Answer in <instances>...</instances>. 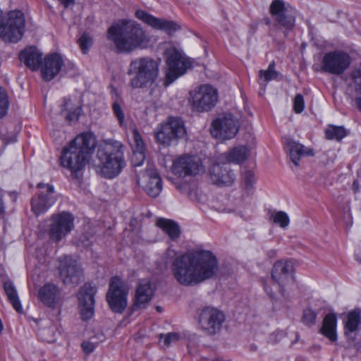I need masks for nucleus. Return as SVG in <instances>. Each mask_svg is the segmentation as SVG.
I'll use <instances>...</instances> for the list:
<instances>
[{
    "instance_id": "45",
    "label": "nucleus",
    "mask_w": 361,
    "mask_h": 361,
    "mask_svg": "<svg viewBox=\"0 0 361 361\" xmlns=\"http://www.w3.org/2000/svg\"><path fill=\"white\" fill-rule=\"evenodd\" d=\"M112 109L114 114L118 118L120 125H122L125 120V115L121 104L118 102H115L113 103Z\"/></svg>"
},
{
    "instance_id": "35",
    "label": "nucleus",
    "mask_w": 361,
    "mask_h": 361,
    "mask_svg": "<svg viewBox=\"0 0 361 361\" xmlns=\"http://www.w3.org/2000/svg\"><path fill=\"white\" fill-rule=\"evenodd\" d=\"M57 334L58 331L56 326L51 324L50 322H48V325L47 326L42 328L39 331V336L40 338L48 343L54 342L56 340Z\"/></svg>"
},
{
    "instance_id": "3",
    "label": "nucleus",
    "mask_w": 361,
    "mask_h": 361,
    "mask_svg": "<svg viewBox=\"0 0 361 361\" xmlns=\"http://www.w3.org/2000/svg\"><path fill=\"white\" fill-rule=\"evenodd\" d=\"M96 145V138L92 133L78 135L63 147L60 157L61 166L76 175L88 163Z\"/></svg>"
},
{
    "instance_id": "16",
    "label": "nucleus",
    "mask_w": 361,
    "mask_h": 361,
    "mask_svg": "<svg viewBox=\"0 0 361 361\" xmlns=\"http://www.w3.org/2000/svg\"><path fill=\"white\" fill-rule=\"evenodd\" d=\"M238 129V120L231 114H226L212 121L210 132L213 137L224 140L235 137Z\"/></svg>"
},
{
    "instance_id": "29",
    "label": "nucleus",
    "mask_w": 361,
    "mask_h": 361,
    "mask_svg": "<svg viewBox=\"0 0 361 361\" xmlns=\"http://www.w3.org/2000/svg\"><path fill=\"white\" fill-rule=\"evenodd\" d=\"M336 324V315L333 313H329L324 318L319 331L331 342H336L337 341Z\"/></svg>"
},
{
    "instance_id": "59",
    "label": "nucleus",
    "mask_w": 361,
    "mask_h": 361,
    "mask_svg": "<svg viewBox=\"0 0 361 361\" xmlns=\"http://www.w3.org/2000/svg\"><path fill=\"white\" fill-rule=\"evenodd\" d=\"M156 309H157V312H162V308L160 306H157L156 307Z\"/></svg>"
},
{
    "instance_id": "61",
    "label": "nucleus",
    "mask_w": 361,
    "mask_h": 361,
    "mask_svg": "<svg viewBox=\"0 0 361 361\" xmlns=\"http://www.w3.org/2000/svg\"><path fill=\"white\" fill-rule=\"evenodd\" d=\"M267 24H269V20H267Z\"/></svg>"
},
{
    "instance_id": "55",
    "label": "nucleus",
    "mask_w": 361,
    "mask_h": 361,
    "mask_svg": "<svg viewBox=\"0 0 361 361\" xmlns=\"http://www.w3.org/2000/svg\"><path fill=\"white\" fill-rule=\"evenodd\" d=\"M61 4L65 5L66 6H68L71 4H73L75 0H59Z\"/></svg>"
},
{
    "instance_id": "25",
    "label": "nucleus",
    "mask_w": 361,
    "mask_h": 361,
    "mask_svg": "<svg viewBox=\"0 0 361 361\" xmlns=\"http://www.w3.org/2000/svg\"><path fill=\"white\" fill-rule=\"evenodd\" d=\"M154 292V288L149 281L140 280L136 288L133 305L134 310L145 309L152 300Z\"/></svg>"
},
{
    "instance_id": "8",
    "label": "nucleus",
    "mask_w": 361,
    "mask_h": 361,
    "mask_svg": "<svg viewBox=\"0 0 361 361\" xmlns=\"http://www.w3.org/2000/svg\"><path fill=\"white\" fill-rule=\"evenodd\" d=\"M269 13L275 25L283 30L286 36L293 30L295 24V11L289 4L283 0H274L270 4Z\"/></svg>"
},
{
    "instance_id": "1",
    "label": "nucleus",
    "mask_w": 361,
    "mask_h": 361,
    "mask_svg": "<svg viewBox=\"0 0 361 361\" xmlns=\"http://www.w3.org/2000/svg\"><path fill=\"white\" fill-rule=\"evenodd\" d=\"M171 272L178 284L194 286L214 278L219 272V262L209 250L192 249L173 259Z\"/></svg>"
},
{
    "instance_id": "18",
    "label": "nucleus",
    "mask_w": 361,
    "mask_h": 361,
    "mask_svg": "<svg viewBox=\"0 0 361 361\" xmlns=\"http://www.w3.org/2000/svg\"><path fill=\"white\" fill-rule=\"evenodd\" d=\"M59 276L64 284L76 286L82 280V271L77 262L65 256L59 261Z\"/></svg>"
},
{
    "instance_id": "19",
    "label": "nucleus",
    "mask_w": 361,
    "mask_h": 361,
    "mask_svg": "<svg viewBox=\"0 0 361 361\" xmlns=\"http://www.w3.org/2000/svg\"><path fill=\"white\" fill-rule=\"evenodd\" d=\"M96 293V287L88 283H85L79 290L78 299L82 320H88L94 315V295Z\"/></svg>"
},
{
    "instance_id": "21",
    "label": "nucleus",
    "mask_w": 361,
    "mask_h": 361,
    "mask_svg": "<svg viewBox=\"0 0 361 361\" xmlns=\"http://www.w3.org/2000/svg\"><path fill=\"white\" fill-rule=\"evenodd\" d=\"M137 183L141 185L147 194L152 197H157L162 190V181L156 169L149 168L137 178Z\"/></svg>"
},
{
    "instance_id": "14",
    "label": "nucleus",
    "mask_w": 361,
    "mask_h": 361,
    "mask_svg": "<svg viewBox=\"0 0 361 361\" xmlns=\"http://www.w3.org/2000/svg\"><path fill=\"white\" fill-rule=\"evenodd\" d=\"M351 58L343 51H333L325 54L321 62V71L332 75L343 74L350 66Z\"/></svg>"
},
{
    "instance_id": "40",
    "label": "nucleus",
    "mask_w": 361,
    "mask_h": 361,
    "mask_svg": "<svg viewBox=\"0 0 361 361\" xmlns=\"http://www.w3.org/2000/svg\"><path fill=\"white\" fill-rule=\"evenodd\" d=\"M133 140H134V147H133V151H140L143 152L145 151V142L142 138L141 135L140 134L139 131L137 128H134L133 130Z\"/></svg>"
},
{
    "instance_id": "44",
    "label": "nucleus",
    "mask_w": 361,
    "mask_h": 361,
    "mask_svg": "<svg viewBox=\"0 0 361 361\" xmlns=\"http://www.w3.org/2000/svg\"><path fill=\"white\" fill-rule=\"evenodd\" d=\"M244 183L247 190L252 189L256 181L255 176L251 171H246L243 175Z\"/></svg>"
},
{
    "instance_id": "39",
    "label": "nucleus",
    "mask_w": 361,
    "mask_h": 361,
    "mask_svg": "<svg viewBox=\"0 0 361 361\" xmlns=\"http://www.w3.org/2000/svg\"><path fill=\"white\" fill-rule=\"evenodd\" d=\"M274 66L275 63L272 62L269 65L267 70L259 71V75L260 78H264L266 82L276 79L278 77V73L274 70Z\"/></svg>"
},
{
    "instance_id": "51",
    "label": "nucleus",
    "mask_w": 361,
    "mask_h": 361,
    "mask_svg": "<svg viewBox=\"0 0 361 361\" xmlns=\"http://www.w3.org/2000/svg\"><path fill=\"white\" fill-rule=\"evenodd\" d=\"M274 335L276 337V341H280L282 338L286 336V332L283 331H279L275 332Z\"/></svg>"
},
{
    "instance_id": "47",
    "label": "nucleus",
    "mask_w": 361,
    "mask_h": 361,
    "mask_svg": "<svg viewBox=\"0 0 361 361\" xmlns=\"http://www.w3.org/2000/svg\"><path fill=\"white\" fill-rule=\"evenodd\" d=\"M305 107L304 99L300 94H298L294 98L293 109L295 113H301Z\"/></svg>"
},
{
    "instance_id": "56",
    "label": "nucleus",
    "mask_w": 361,
    "mask_h": 361,
    "mask_svg": "<svg viewBox=\"0 0 361 361\" xmlns=\"http://www.w3.org/2000/svg\"><path fill=\"white\" fill-rule=\"evenodd\" d=\"M264 289L266 290V292L271 296V297H273V293L271 291V290L269 288V287L268 286H265L264 287Z\"/></svg>"
},
{
    "instance_id": "46",
    "label": "nucleus",
    "mask_w": 361,
    "mask_h": 361,
    "mask_svg": "<svg viewBox=\"0 0 361 361\" xmlns=\"http://www.w3.org/2000/svg\"><path fill=\"white\" fill-rule=\"evenodd\" d=\"M145 159V151H133L132 156V163L135 166H139L142 164Z\"/></svg>"
},
{
    "instance_id": "13",
    "label": "nucleus",
    "mask_w": 361,
    "mask_h": 361,
    "mask_svg": "<svg viewBox=\"0 0 361 361\" xmlns=\"http://www.w3.org/2000/svg\"><path fill=\"white\" fill-rule=\"evenodd\" d=\"M50 221L48 234L49 239L54 243L60 242L74 228V217L68 212L54 214Z\"/></svg>"
},
{
    "instance_id": "17",
    "label": "nucleus",
    "mask_w": 361,
    "mask_h": 361,
    "mask_svg": "<svg viewBox=\"0 0 361 361\" xmlns=\"http://www.w3.org/2000/svg\"><path fill=\"white\" fill-rule=\"evenodd\" d=\"M224 320L225 317L223 312L211 307L203 308L199 315V324L202 329L209 335L218 333Z\"/></svg>"
},
{
    "instance_id": "43",
    "label": "nucleus",
    "mask_w": 361,
    "mask_h": 361,
    "mask_svg": "<svg viewBox=\"0 0 361 361\" xmlns=\"http://www.w3.org/2000/svg\"><path fill=\"white\" fill-rule=\"evenodd\" d=\"M164 339V343L166 346L177 342L180 339V335L176 332H171L167 334H161L160 341Z\"/></svg>"
},
{
    "instance_id": "10",
    "label": "nucleus",
    "mask_w": 361,
    "mask_h": 361,
    "mask_svg": "<svg viewBox=\"0 0 361 361\" xmlns=\"http://www.w3.org/2000/svg\"><path fill=\"white\" fill-rule=\"evenodd\" d=\"M129 286L121 278L114 276L111 279L106 300L114 312L121 313L127 307V296Z\"/></svg>"
},
{
    "instance_id": "50",
    "label": "nucleus",
    "mask_w": 361,
    "mask_h": 361,
    "mask_svg": "<svg viewBox=\"0 0 361 361\" xmlns=\"http://www.w3.org/2000/svg\"><path fill=\"white\" fill-rule=\"evenodd\" d=\"M188 196L192 201L200 202V197H198V194L195 190H190L188 192Z\"/></svg>"
},
{
    "instance_id": "9",
    "label": "nucleus",
    "mask_w": 361,
    "mask_h": 361,
    "mask_svg": "<svg viewBox=\"0 0 361 361\" xmlns=\"http://www.w3.org/2000/svg\"><path fill=\"white\" fill-rule=\"evenodd\" d=\"M185 133L183 121L180 118L171 117L157 128L155 137L159 144L169 146L173 142L183 137Z\"/></svg>"
},
{
    "instance_id": "20",
    "label": "nucleus",
    "mask_w": 361,
    "mask_h": 361,
    "mask_svg": "<svg viewBox=\"0 0 361 361\" xmlns=\"http://www.w3.org/2000/svg\"><path fill=\"white\" fill-rule=\"evenodd\" d=\"M37 188L43 189L36 197L31 200L32 211L37 215L47 212L55 202L54 188L49 184L39 183Z\"/></svg>"
},
{
    "instance_id": "27",
    "label": "nucleus",
    "mask_w": 361,
    "mask_h": 361,
    "mask_svg": "<svg viewBox=\"0 0 361 361\" xmlns=\"http://www.w3.org/2000/svg\"><path fill=\"white\" fill-rule=\"evenodd\" d=\"M42 54L35 47H29L20 53V61L32 71L39 68L42 62Z\"/></svg>"
},
{
    "instance_id": "6",
    "label": "nucleus",
    "mask_w": 361,
    "mask_h": 361,
    "mask_svg": "<svg viewBox=\"0 0 361 361\" xmlns=\"http://www.w3.org/2000/svg\"><path fill=\"white\" fill-rule=\"evenodd\" d=\"M25 16L20 10L6 13L0 20V38L5 42H19L25 30Z\"/></svg>"
},
{
    "instance_id": "4",
    "label": "nucleus",
    "mask_w": 361,
    "mask_h": 361,
    "mask_svg": "<svg viewBox=\"0 0 361 361\" xmlns=\"http://www.w3.org/2000/svg\"><path fill=\"white\" fill-rule=\"evenodd\" d=\"M159 61L143 56L130 61L127 70L128 86L133 90L150 87L159 77Z\"/></svg>"
},
{
    "instance_id": "34",
    "label": "nucleus",
    "mask_w": 361,
    "mask_h": 361,
    "mask_svg": "<svg viewBox=\"0 0 361 361\" xmlns=\"http://www.w3.org/2000/svg\"><path fill=\"white\" fill-rule=\"evenodd\" d=\"M348 134V130L343 126L330 125L325 130V135L328 140L341 141Z\"/></svg>"
},
{
    "instance_id": "11",
    "label": "nucleus",
    "mask_w": 361,
    "mask_h": 361,
    "mask_svg": "<svg viewBox=\"0 0 361 361\" xmlns=\"http://www.w3.org/2000/svg\"><path fill=\"white\" fill-rule=\"evenodd\" d=\"M294 268L293 264L286 260H278L273 265L271 269V279L280 293L286 297L288 290L294 284Z\"/></svg>"
},
{
    "instance_id": "49",
    "label": "nucleus",
    "mask_w": 361,
    "mask_h": 361,
    "mask_svg": "<svg viewBox=\"0 0 361 361\" xmlns=\"http://www.w3.org/2000/svg\"><path fill=\"white\" fill-rule=\"evenodd\" d=\"M97 343L92 342L90 341H85L81 344V347L86 354H90L92 353L95 349Z\"/></svg>"
},
{
    "instance_id": "24",
    "label": "nucleus",
    "mask_w": 361,
    "mask_h": 361,
    "mask_svg": "<svg viewBox=\"0 0 361 361\" xmlns=\"http://www.w3.org/2000/svg\"><path fill=\"white\" fill-rule=\"evenodd\" d=\"M209 175L212 183L219 186L230 185L235 180L234 172L226 165L214 164Z\"/></svg>"
},
{
    "instance_id": "58",
    "label": "nucleus",
    "mask_w": 361,
    "mask_h": 361,
    "mask_svg": "<svg viewBox=\"0 0 361 361\" xmlns=\"http://www.w3.org/2000/svg\"><path fill=\"white\" fill-rule=\"evenodd\" d=\"M298 339H299V334H298V333H296L295 334V341L294 342H293L292 343L297 342L298 341Z\"/></svg>"
},
{
    "instance_id": "37",
    "label": "nucleus",
    "mask_w": 361,
    "mask_h": 361,
    "mask_svg": "<svg viewBox=\"0 0 361 361\" xmlns=\"http://www.w3.org/2000/svg\"><path fill=\"white\" fill-rule=\"evenodd\" d=\"M271 219L274 224H278L283 228L288 227L290 222L288 214L283 211H279L272 213Z\"/></svg>"
},
{
    "instance_id": "30",
    "label": "nucleus",
    "mask_w": 361,
    "mask_h": 361,
    "mask_svg": "<svg viewBox=\"0 0 361 361\" xmlns=\"http://www.w3.org/2000/svg\"><path fill=\"white\" fill-rule=\"evenodd\" d=\"M156 224L166 233L171 240H174L179 238L180 229L176 222L170 219H159L157 220Z\"/></svg>"
},
{
    "instance_id": "26",
    "label": "nucleus",
    "mask_w": 361,
    "mask_h": 361,
    "mask_svg": "<svg viewBox=\"0 0 361 361\" xmlns=\"http://www.w3.org/2000/svg\"><path fill=\"white\" fill-rule=\"evenodd\" d=\"M39 300L45 305L54 307L60 300V290L52 283H46L38 292Z\"/></svg>"
},
{
    "instance_id": "5",
    "label": "nucleus",
    "mask_w": 361,
    "mask_h": 361,
    "mask_svg": "<svg viewBox=\"0 0 361 361\" xmlns=\"http://www.w3.org/2000/svg\"><path fill=\"white\" fill-rule=\"evenodd\" d=\"M122 147V144L118 141L106 140L98 149L100 172L104 178L117 176L126 166Z\"/></svg>"
},
{
    "instance_id": "48",
    "label": "nucleus",
    "mask_w": 361,
    "mask_h": 361,
    "mask_svg": "<svg viewBox=\"0 0 361 361\" xmlns=\"http://www.w3.org/2000/svg\"><path fill=\"white\" fill-rule=\"evenodd\" d=\"M81 111L82 109L80 107H77L74 109L73 111H69L66 116V120L69 122L77 121L81 114Z\"/></svg>"
},
{
    "instance_id": "36",
    "label": "nucleus",
    "mask_w": 361,
    "mask_h": 361,
    "mask_svg": "<svg viewBox=\"0 0 361 361\" xmlns=\"http://www.w3.org/2000/svg\"><path fill=\"white\" fill-rule=\"evenodd\" d=\"M352 82L349 87L352 92V97H357L361 95V71L355 70L351 74Z\"/></svg>"
},
{
    "instance_id": "33",
    "label": "nucleus",
    "mask_w": 361,
    "mask_h": 361,
    "mask_svg": "<svg viewBox=\"0 0 361 361\" xmlns=\"http://www.w3.org/2000/svg\"><path fill=\"white\" fill-rule=\"evenodd\" d=\"M247 157V149L244 146H239L233 148L228 153L226 156V159L229 162L240 164L246 160Z\"/></svg>"
},
{
    "instance_id": "38",
    "label": "nucleus",
    "mask_w": 361,
    "mask_h": 361,
    "mask_svg": "<svg viewBox=\"0 0 361 361\" xmlns=\"http://www.w3.org/2000/svg\"><path fill=\"white\" fill-rule=\"evenodd\" d=\"M9 106V100L6 91L0 87V118L5 116Z\"/></svg>"
},
{
    "instance_id": "41",
    "label": "nucleus",
    "mask_w": 361,
    "mask_h": 361,
    "mask_svg": "<svg viewBox=\"0 0 361 361\" xmlns=\"http://www.w3.org/2000/svg\"><path fill=\"white\" fill-rule=\"evenodd\" d=\"M78 43L82 51L85 54L92 44V37L87 33H84L78 40Z\"/></svg>"
},
{
    "instance_id": "31",
    "label": "nucleus",
    "mask_w": 361,
    "mask_h": 361,
    "mask_svg": "<svg viewBox=\"0 0 361 361\" xmlns=\"http://www.w3.org/2000/svg\"><path fill=\"white\" fill-rule=\"evenodd\" d=\"M361 322V310L356 309L348 314L345 324V334L347 336L357 330Z\"/></svg>"
},
{
    "instance_id": "15",
    "label": "nucleus",
    "mask_w": 361,
    "mask_h": 361,
    "mask_svg": "<svg viewBox=\"0 0 361 361\" xmlns=\"http://www.w3.org/2000/svg\"><path fill=\"white\" fill-rule=\"evenodd\" d=\"M173 173L180 177L195 176L204 172L201 159L195 156L185 154L176 159L171 167Z\"/></svg>"
},
{
    "instance_id": "2",
    "label": "nucleus",
    "mask_w": 361,
    "mask_h": 361,
    "mask_svg": "<svg viewBox=\"0 0 361 361\" xmlns=\"http://www.w3.org/2000/svg\"><path fill=\"white\" fill-rule=\"evenodd\" d=\"M108 39L119 52L129 54L147 47L149 39L142 26L133 20L121 19L108 29Z\"/></svg>"
},
{
    "instance_id": "7",
    "label": "nucleus",
    "mask_w": 361,
    "mask_h": 361,
    "mask_svg": "<svg viewBox=\"0 0 361 361\" xmlns=\"http://www.w3.org/2000/svg\"><path fill=\"white\" fill-rule=\"evenodd\" d=\"M164 56L167 68L163 85L167 87L185 74L191 64L174 47H168L164 51Z\"/></svg>"
},
{
    "instance_id": "12",
    "label": "nucleus",
    "mask_w": 361,
    "mask_h": 361,
    "mask_svg": "<svg viewBox=\"0 0 361 361\" xmlns=\"http://www.w3.org/2000/svg\"><path fill=\"white\" fill-rule=\"evenodd\" d=\"M191 106L199 112L208 111L216 104L218 92L209 85H202L197 90L190 92Z\"/></svg>"
},
{
    "instance_id": "23",
    "label": "nucleus",
    "mask_w": 361,
    "mask_h": 361,
    "mask_svg": "<svg viewBox=\"0 0 361 361\" xmlns=\"http://www.w3.org/2000/svg\"><path fill=\"white\" fill-rule=\"evenodd\" d=\"M63 63L61 55L56 53L47 55L41 67L42 78L46 81L51 80L61 71Z\"/></svg>"
},
{
    "instance_id": "52",
    "label": "nucleus",
    "mask_w": 361,
    "mask_h": 361,
    "mask_svg": "<svg viewBox=\"0 0 361 361\" xmlns=\"http://www.w3.org/2000/svg\"><path fill=\"white\" fill-rule=\"evenodd\" d=\"M355 104L359 111H361V97L358 96L355 98Z\"/></svg>"
},
{
    "instance_id": "60",
    "label": "nucleus",
    "mask_w": 361,
    "mask_h": 361,
    "mask_svg": "<svg viewBox=\"0 0 361 361\" xmlns=\"http://www.w3.org/2000/svg\"><path fill=\"white\" fill-rule=\"evenodd\" d=\"M68 105V103L66 102L63 106H64V109H63V111L66 110V106Z\"/></svg>"
},
{
    "instance_id": "22",
    "label": "nucleus",
    "mask_w": 361,
    "mask_h": 361,
    "mask_svg": "<svg viewBox=\"0 0 361 361\" xmlns=\"http://www.w3.org/2000/svg\"><path fill=\"white\" fill-rule=\"evenodd\" d=\"M135 16L148 25L154 29L163 30L169 35L180 29V26L176 22L164 18H156L143 10H137Z\"/></svg>"
},
{
    "instance_id": "54",
    "label": "nucleus",
    "mask_w": 361,
    "mask_h": 361,
    "mask_svg": "<svg viewBox=\"0 0 361 361\" xmlns=\"http://www.w3.org/2000/svg\"><path fill=\"white\" fill-rule=\"evenodd\" d=\"M267 255L269 257H271V258L276 257V251L275 250H270L268 251Z\"/></svg>"
},
{
    "instance_id": "28",
    "label": "nucleus",
    "mask_w": 361,
    "mask_h": 361,
    "mask_svg": "<svg viewBox=\"0 0 361 361\" xmlns=\"http://www.w3.org/2000/svg\"><path fill=\"white\" fill-rule=\"evenodd\" d=\"M286 144L289 152L290 158L295 166L299 165V161L302 157L314 155L312 149L307 148L292 139H286Z\"/></svg>"
},
{
    "instance_id": "53",
    "label": "nucleus",
    "mask_w": 361,
    "mask_h": 361,
    "mask_svg": "<svg viewBox=\"0 0 361 361\" xmlns=\"http://www.w3.org/2000/svg\"><path fill=\"white\" fill-rule=\"evenodd\" d=\"M353 190L355 192H357L359 191V183L358 180H355L353 183Z\"/></svg>"
},
{
    "instance_id": "57",
    "label": "nucleus",
    "mask_w": 361,
    "mask_h": 361,
    "mask_svg": "<svg viewBox=\"0 0 361 361\" xmlns=\"http://www.w3.org/2000/svg\"><path fill=\"white\" fill-rule=\"evenodd\" d=\"M4 212L3 202L2 199L0 197V214Z\"/></svg>"
},
{
    "instance_id": "32",
    "label": "nucleus",
    "mask_w": 361,
    "mask_h": 361,
    "mask_svg": "<svg viewBox=\"0 0 361 361\" xmlns=\"http://www.w3.org/2000/svg\"><path fill=\"white\" fill-rule=\"evenodd\" d=\"M4 289L8 300L11 303L13 308L19 313L22 312L23 308L20 304V301L13 283L10 281H6L4 283Z\"/></svg>"
},
{
    "instance_id": "42",
    "label": "nucleus",
    "mask_w": 361,
    "mask_h": 361,
    "mask_svg": "<svg viewBox=\"0 0 361 361\" xmlns=\"http://www.w3.org/2000/svg\"><path fill=\"white\" fill-rule=\"evenodd\" d=\"M316 318L317 313L310 309H307L304 311L302 319L305 324L312 326L315 324Z\"/></svg>"
}]
</instances>
